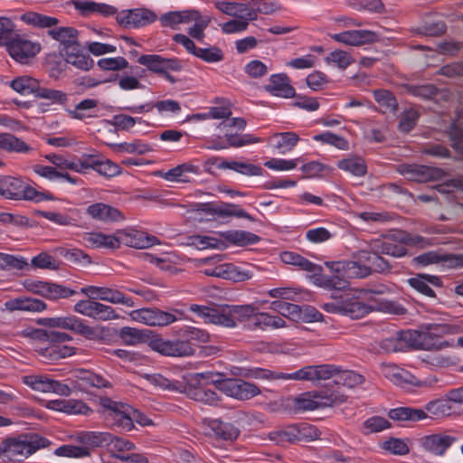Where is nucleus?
<instances>
[{"mask_svg":"<svg viewBox=\"0 0 463 463\" xmlns=\"http://www.w3.org/2000/svg\"><path fill=\"white\" fill-rule=\"evenodd\" d=\"M189 310L196 314L206 324L228 328L242 325L249 330L265 331L286 326L284 319L267 312H260L254 304L232 305L219 309L192 304Z\"/></svg>","mask_w":463,"mask_h":463,"instance_id":"f257e3e1","label":"nucleus"},{"mask_svg":"<svg viewBox=\"0 0 463 463\" xmlns=\"http://www.w3.org/2000/svg\"><path fill=\"white\" fill-rule=\"evenodd\" d=\"M383 294V290L360 289L346 291L340 296L333 295V300L322 304L323 310L331 314L348 317L352 319H360L368 314L380 311L392 315H403L406 309L398 302L383 299L375 301L371 298V294Z\"/></svg>","mask_w":463,"mask_h":463,"instance_id":"f03ea898","label":"nucleus"},{"mask_svg":"<svg viewBox=\"0 0 463 463\" xmlns=\"http://www.w3.org/2000/svg\"><path fill=\"white\" fill-rule=\"evenodd\" d=\"M461 332L463 321L454 324H425L418 330L402 331L395 338L383 340L382 346L387 352H396L402 349L396 343L401 340L415 349L441 350L452 345L450 342L442 339L444 335Z\"/></svg>","mask_w":463,"mask_h":463,"instance_id":"7ed1b4c3","label":"nucleus"},{"mask_svg":"<svg viewBox=\"0 0 463 463\" xmlns=\"http://www.w3.org/2000/svg\"><path fill=\"white\" fill-rule=\"evenodd\" d=\"M326 267L336 275L326 277L321 276L316 279V284L327 289L342 290L348 286L347 279H363L369 276L372 272V267L367 264H362L355 259L351 260L326 261Z\"/></svg>","mask_w":463,"mask_h":463,"instance_id":"20e7f679","label":"nucleus"},{"mask_svg":"<svg viewBox=\"0 0 463 463\" xmlns=\"http://www.w3.org/2000/svg\"><path fill=\"white\" fill-rule=\"evenodd\" d=\"M50 444L46 438L36 433L5 439L0 442V458L4 462H21Z\"/></svg>","mask_w":463,"mask_h":463,"instance_id":"39448f33","label":"nucleus"},{"mask_svg":"<svg viewBox=\"0 0 463 463\" xmlns=\"http://www.w3.org/2000/svg\"><path fill=\"white\" fill-rule=\"evenodd\" d=\"M0 196L10 200L34 203L54 199L50 193L36 190L28 180L10 175L0 176Z\"/></svg>","mask_w":463,"mask_h":463,"instance_id":"423d86ee","label":"nucleus"},{"mask_svg":"<svg viewBox=\"0 0 463 463\" xmlns=\"http://www.w3.org/2000/svg\"><path fill=\"white\" fill-rule=\"evenodd\" d=\"M451 402L445 396L444 399L436 400L426 404L425 410L410 407H399L389 411L390 419L398 421H419L428 418V413L432 417L439 418L452 413Z\"/></svg>","mask_w":463,"mask_h":463,"instance_id":"0eeeda50","label":"nucleus"},{"mask_svg":"<svg viewBox=\"0 0 463 463\" xmlns=\"http://www.w3.org/2000/svg\"><path fill=\"white\" fill-rule=\"evenodd\" d=\"M39 324L48 327H58L78 333L87 339L94 340L99 338L104 332L105 327H92L85 324L83 320L76 316L45 317L39 320Z\"/></svg>","mask_w":463,"mask_h":463,"instance_id":"6e6552de","label":"nucleus"},{"mask_svg":"<svg viewBox=\"0 0 463 463\" xmlns=\"http://www.w3.org/2000/svg\"><path fill=\"white\" fill-rule=\"evenodd\" d=\"M184 312L178 309L166 312L157 308H139L129 312L132 321L149 326H166L183 319Z\"/></svg>","mask_w":463,"mask_h":463,"instance_id":"1a4fd4ad","label":"nucleus"},{"mask_svg":"<svg viewBox=\"0 0 463 463\" xmlns=\"http://www.w3.org/2000/svg\"><path fill=\"white\" fill-rule=\"evenodd\" d=\"M425 240L418 235L402 234L400 241L392 238L376 239L370 241V247L373 250L380 254L391 255L393 257H402L406 254L404 244L411 246H423Z\"/></svg>","mask_w":463,"mask_h":463,"instance_id":"9d476101","label":"nucleus"},{"mask_svg":"<svg viewBox=\"0 0 463 463\" xmlns=\"http://www.w3.org/2000/svg\"><path fill=\"white\" fill-rule=\"evenodd\" d=\"M101 406L106 410L107 420L114 426L124 431L133 430V408L130 405L105 398L101 400Z\"/></svg>","mask_w":463,"mask_h":463,"instance_id":"9b49d317","label":"nucleus"},{"mask_svg":"<svg viewBox=\"0 0 463 463\" xmlns=\"http://www.w3.org/2000/svg\"><path fill=\"white\" fill-rule=\"evenodd\" d=\"M80 292L90 299L101 300L111 304H120L128 307L135 306L133 299L115 288L106 286H85Z\"/></svg>","mask_w":463,"mask_h":463,"instance_id":"f8f14e48","label":"nucleus"},{"mask_svg":"<svg viewBox=\"0 0 463 463\" xmlns=\"http://www.w3.org/2000/svg\"><path fill=\"white\" fill-rule=\"evenodd\" d=\"M152 350L174 357H186L194 354L195 348L188 340H166L161 337L152 339L149 343Z\"/></svg>","mask_w":463,"mask_h":463,"instance_id":"ddd939ff","label":"nucleus"},{"mask_svg":"<svg viewBox=\"0 0 463 463\" xmlns=\"http://www.w3.org/2000/svg\"><path fill=\"white\" fill-rule=\"evenodd\" d=\"M335 372L336 366L333 364L307 365L294 373H287L284 377L286 380L307 381L317 384L321 381L331 379Z\"/></svg>","mask_w":463,"mask_h":463,"instance_id":"4468645a","label":"nucleus"},{"mask_svg":"<svg viewBox=\"0 0 463 463\" xmlns=\"http://www.w3.org/2000/svg\"><path fill=\"white\" fill-rule=\"evenodd\" d=\"M344 399L326 392H309L296 398V406L302 411H314L341 403Z\"/></svg>","mask_w":463,"mask_h":463,"instance_id":"2eb2a0df","label":"nucleus"},{"mask_svg":"<svg viewBox=\"0 0 463 463\" xmlns=\"http://www.w3.org/2000/svg\"><path fill=\"white\" fill-rule=\"evenodd\" d=\"M23 383L31 389L41 392H53L61 396H69L71 393V390L67 384L44 375H26L23 377Z\"/></svg>","mask_w":463,"mask_h":463,"instance_id":"dca6fc26","label":"nucleus"},{"mask_svg":"<svg viewBox=\"0 0 463 463\" xmlns=\"http://www.w3.org/2000/svg\"><path fill=\"white\" fill-rule=\"evenodd\" d=\"M117 22L128 28H139L154 23L157 16L147 8L123 10L116 16Z\"/></svg>","mask_w":463,"mask_h":463,"instance_id":"f3484780","label":"nucleus"},{"mask_svg":"<svg viewBox=\"0 0 463 463\" xmlns=\"http://www.w3.org/2000/svg\"><path fill=\"white\" fill-rule=\"evenodd\" d=\"M220 390L227 396L237 400H249L260 393L253 383L236 379H226L220 383Z\"/></svg>","mask_w":463,"mask_h":463,"instance_id":"a211bd4d","label":"nucleus"},{"mask_svg":"<svg viewBox=\"0 0 463 463\" xmlns=\"http://www.w3.org/2000/svg\"><path fill=\"white\" fill-rule=\"evenodd\" d=\"M137 62L146 66L148 71L158 74L165 73V71H179L182 69L178 59L165 58L158 54H143L138 57Z\"/></svg>","mask_w":463,"mask_h":463,"instance_id":"6ab92c4d","label":"nucleus"},{"mask_svg":"<svg viewBox=\"0 0 463 463\" xmlns=\"http://www.w3.org/2000/svg\"><path fill=\"white\" fill-rule=\"evenodd\" d=\"M329 36L339 43L350 46L373 43L379 40L378 34L370 30H348L338 33H332Z\"/></svg>","mask_w":463,"mask_h":463,"instance_id":"aec40b11","label":"nucleus"},{"mask_svg":"<svg viewBox=\"0 0 463 463\" xmlns=\"http://www.w3.org/2000/svg\"><path fill=\"white\" fill-rule=\"evenodd\" d=\"M118 246L122 243L131 248L145 249L158 243L156 237L137 230L118 231Z\"/></svg>","mask_w":463,"mask_h":463,"instance_id":"412c9836","label":"nucleus"},{"mask_svg":"<svg viewBox=\"0 0 463 463\" xmlns=\"http://www.w3.org/2000/svg\"><path fill=\"white\" fill-rule=\"evenodd\" d=\"M41 51V45L21 37L12 39L8 43V52L15 61L24 63Z\"/></svg>","mask_w":463,"mask_h":463,"instance_id":"4be33fe9","label":"nucleus"},{"mask_svg":"<svg viewBox=\"0 0 463 463\" xmlns=\"http://www.w3.org/2000/svg\"><path fill=\"white\" fill-rule=\"evenodd\" d=\"M86 214L94 221L105 223L121 222L125 219L118 208L104 203L90 204L86 209Z\"/></svg>","mask_w":463,"mask_h":463,"instance_id":"5701e85b","label":"nucleus"},{"mask_svg":"<svg viewBox=\"0 0 463 463\" xmlns=\"http://www.w3.org/2000/svg\"><path fill=\"white\" fill-rule=\"evenodd\" d=\"M456 440L455 436L446 433H434L424 436L420 443L426 451L436 456H443Z\"/></svg>","mask_w":463,"mask_h":463,"instance_id":"b1692460","label":"nucleus"},{"mask_svg":"<svg viewBox=\"0 0 463 463\" xmlns=\"http://www.w3.org/2000/svg\"><path fill=\"white\" fill-rule=\"evenodd\" d=\"M264 88L271 95L284 99L292 98L296 93L289 78L285 73L272 74Z\"/></svg>","mask_w":463,"mask_h":463,"instance_id":"393cba45","label":"nucleus"},{"mask_svg":"<svg viewBox=\"0 0 463 463\" xmlns=\"http://www.w3.org/2000/svg\"><path fill=\"white\" fill-rule=\"evenodd\" d=\"M81 243L91 249H118V240L117 234H106L101 232H84L81 235Z\"/></svg>","mask_w":463,"mask_h":463,"instance_id":"a878e982","label":"nucleus"},{"mask_svg":"<svg viewBox=\"0 0 463 463\" xmlns=\"http://www.w3.org/2000/svg\"><path fill=\"white\" fill-rule=\"evenodd\" d=\"M219 237L227 245H233L237 247H246L254 245L260 241V237L257 234L241 230H231L226 232H218Z\"/></svg>","mask_w":463,"mask_h":463,"instance_id":"bb28decb","label":"nucleus"},{"mask_svg":"<svg viewBox=\"0 0 463 463\" xmlns=\"http://www.w3.org/2000/svg\"><path fill=\"white\" fill-rule=\"evenodd\" d=\"M47 308L44 301L28 297H19L5 302V309L9 312H42Z\"/></svg>","mask_w":463,"mask_h":463,"instance_id":"cd10ccee","label":"nucleus"},{"mask_svg":"<svg viewBox=\"0 0 463 463\" xmlns=\"http://www.w3.org/2000/svg\"><path fill=\"white\" fill-rule=\"evenodd\" d=\"M48 35L60 43V45L61 46L60 49L61 53L79 44V32L73 27L53 26L52 29L48 30Z\"/></svg>","mask_w":463,"mask_h":463,"instance_id":"c85d7f7f","label":"nucleus"},{"mask_svg":"<svg viewBox=\"0 0 463 463\" xmlns=\"http://www.w3.org/2000/svg\"><path fill=\"white\" fill-rule=\"evenodd\" d=\"M194 15H195V10L194 9L170 11L163 14L159 17V22L163 27L177 30L180 24H191L192 20H194Z\"/></svg>","mask_w":463,"mask_h":463,"instance_id":"c756f323","label":"nucleus"},{"mask_svg":"<svg viewBox=\"0 0 463 463\" xmlns=\"http://www.w3.org/2000/svg\"><path fill=\"white\" fill-rule=\"evenodd\" d=\"M73 377L80 389L88 387L106 388L109 386V381L102 375L86 369H76L73 372Z\"/></svg>","mask_w":463,"mask_h":463,"instance_id":"7c9ffc66","label":"nucleus"},{"mask_svg":"<svg viewBox=\"0 0 463 463\" xmlns=\"http://www.w3.org/2000/svg\"><path fill=\"white\" fill-rule=\"evenodd\" d=\"M61 55L67 63L81 71H90L94 65V61L80 50V43L66 50Z\"/></svg>","mask_w":463,"mask_h":463,"instance_id":"2f4dec72","label":"nucleus"},{"mask_svg":"<svg viewBox=\"0 0 463 463\" xmlns=\"http://www.w3.org/2000/svg\"><path fill=\"white\" fill-rule=\"evenodd\" d=\"M268 141L279 154L284 155L294 149L299 141V137L295 132H279L269 137Z\"/></svg>","mask_w":463,"mask_h":463,"instance_id":"473e14b6","label":"nucleus"},{"mask_svg":"<svg viewBox=\"0 0 463 463\" xmlns=\"http://www.w3.org/2000/svg\"><path fill=\"white\" fill-rule=\"evenodd\" d=\"M353 259H355L362 264H367L372 267V271L381 272L388 268L385 260L380 257L379 253L373 250L368 245V250H360L353 254Z\"/></svg>","mask_w":463,"mask_h":463,"instance_id":"72a5a7b5","label":"nucleus"},{"mask_svg":"<svg viewBox=\"0 0 463 463\" xmlns=\"http://www.w3.org/2000/svg\"><path fill=\"white\" fill-rule=\"evenodd\" d=\"M218 167L220 169L232 170L247 176H260L263 175L261 166L244 161L223 160L218 165Z\"/></svg>","mask_w":463,"mask_h":463,"instance_id":"f704fd0d","label":"nucleus"},{"mask_svg":"<svg viewBox=\"0 0 463 463\" xmlns=\"http://www.w3.org/2000/svg\"><path fill=\"white\" fill-rule=\"evenodd\" d=\"M188 174L199 175L200 166L193 162H185L167 170L161 176L168 182H184Z\"/></svg>","mask_w":463,"mask_h":463,"instance_id":"c9c22d12","label":"nucleus"},{"mask_svg":"<svg viewBox=\"0 0 463 463\" xmlns=\"http://www.w3.org/2000/svg\"><path fill=\"white\" fill-rule=\"evenodd\" d=\"M325 63L326 66L339 71L346 70L351 64L354 62V58L348 51L342 49H335L330 52L325 57Z\"/></svg>","mask_w":463,"mask_h":463,"instance_id":"e433bc0d","label":"nucleus"},{"mask_svg":"<svg viewBox=\"0 0 463 463\" xmlns=\"http://www.w3.org/2000/svg\"><path fill=\"white\" fill-rule=\"evenodd\" d=\"M408 283L418 292L428 297H434V291L430 288L432 286H439L440 280L436 276L417 275L408 279Z\"/></svg>","mask_w":463,"mask_h":463,"instance_id":"4c0bfd02","label":"nucleus"},{"mask_svg":"<svg viewBox=\"0 0 463 463\" xmlns=\"http://www.w3.org/2000/svg\"><path fill=\"white\" fill-rule=\"evenodd\" d=\"M21 20L28 25L36 28H48L49 30L59 24V20L56 17L36 12H27L22 14Z\"/></svg>","mask_w":463,"mask_h":463,"instance_id":"58836bf2","label":"nucleus"},{"mask_svg":"<svg viewBox=\"0 0 463 463\" xmlns=\"http://www.w3.org/2000/svg\"><path fill=\"white\" fill-rule=\"evenodd\" d=\"M280 260L285 264L298 267L300 269L308 272L317 273L321 270L320 267L296 252L284 251L280 254Z\"/></svg>","mask_w":463,"mask_h":463,"instance_id":"ea45409f","label":"nucleus"},{"mask_svg":"<svg viewBox=\"0 0 463 463\" xmlns=\"http://www.w3.org/2000/svg\"><path fill=\"white\" fill-rule=\"evenodd\" d=\"M207 425L214 435L222 439H235L240 433L234 425L220 420H208Z\"/></svg>","mask_w":463,"mask_h":463,"instance_id":"a19ab883","label":"nucleus"},{"mask_svg":"<svg viewBox=\"0 0 463 463\" xmlns=\"http://www.w3.org/2000/svg\"><path fill=\"white\" fill-rule=\"evenodd\" d=\"M189 244L195 247L197 250L206 249H225L227 245L221 237L217 238L209 235H192L189 237Z\"/></svg>","mask_w":463,"mask_h":463,"instance_id":"79ce46f5","label":"nucleus"},{"mask_svg":"<svg viewBox=\"0 0 463 463\" xmlns=\"http://www.w3.org/2000/svg\"><path fill=\"white\" fill-rule=\"evenodd\" d=\"M0 148L15 153H28L32 150L24 141L10 133L0 134Z\"/></svg>","mask_w":463,"mask_h":463,"instance_id":"37998d69","label":"nucleus"},{"mask_svg":"<svg viewBox=\"0 0 463 463\" xmlns=\"http://www.w3.org/2000/svg\"><path fill=\"white\" fill-rule=\"evenodd\" d=\"M30 268L27 260L22 256L0 252L1 270H25Z\"/></svg>","mask_w":463,"mask_h":463,"instance_id":"c03bdc74","label":"nucleus"},{"mask_svg":"<svg viewBox=\"0 0 463 463\" xmlns=\"http://www.w3.org/2000/svg\"><path fill=\"white\" fill-rule=\"evenodd\" d=\"M98 106V101L93 99H86L75 106L73 109H67L68 115L79 120H83L94 116V109Z\"/></svg>","mask_w":463,"mask_h":463,"instance_id":"a18cd8bd","label":"nucleus"},{"mask_svg":"<svg viewBox=\"0 0 463 463\" xmlns=\"http://www.w3.org/2000/svg\"><path fill=\"white\" fill-rule=\"evenodd\" d=\"M144 378L152 385L162 390L184 392V385L183 383L175 380H169L159 373L145 374Z\"/></svg>","mask_w":463,"mask_h":463,"instance_id":"49530a36","label":"nucleus"},{"mask_svg":"<svg viewBox=\"0 0 463 463\" xmlns=\"http://www.w3.org/2000/svg\"><path fill=\"white\" fill-rule=\"evenodd\" d=\"M74 294L75 291L70 288L54 282L46 281L42 297L54 301L60 298H68Z\"/></svg>","mask_w":463,"mask_h":463,"instance_id":"de8ad7c7","label":"nucleus"},{"mask_svg":"<svg viewBox=\"0 0 463 463\" xmlns=\"http://www.w3.org/2000/svg\"><path fill=\"white\" fill-rule=\"evenodd\" d=\"M250 21H254V15L253 14L247 13L243 16L236 17L222 24L221 28L223 33H238L244 32L248 28Z\"/></svg>","mask_w":463,"mask_h":463,"instance_id":"09e8293b","label":"nucleus"},{"mask_svg":"<svg viewBox=\"0 0 463 463\" xmlns=\"http://www.w3.org/2000/svg\"><path fill=\"white\" fill-rule=\"evenodd\" d=\"M337 166L354 176H364L366 174V165L364 159L356 156L348 157L340 160Z\"/></svg>","mask_w":463,"mask_h":463,"instance_id":"8fccbe9b","label":"nucleus"},{"mask_svg":"<svg viewBox=\"0 0 463 463\" xmlns=\"http://www.w3.org/2000/svg\"><path fill=\"white\" fill-rule=\"evenodd\" d=\"M135 444L132 441L125 439L123 438L113 436L111 434L108 446V450L110 452L113 458L120 460V457L126 456L123 455L124 452L131 451L135 449Z\"/></svg>","mask_w":463,"mask_h":463,"instance_id":"3c124183","label":"nucleus"},{"mask_svg":"<svg viewBox=\"0 0 463 463\" xmlns=\"http://www.w3.org/2000/svg\"><path fill=\"white\" fill-rule=\"evenodd\" d=\"M313 140L320 142L321 144L330 145L339 150H348L349 142L346 138L342 136L336 135L330 131H325L323 133L313 136Z\"/></svg>","mask_w":463,"mask_h":463,"instance_id":"603ef678","label":"nucleus"},{"mask_svg":"<svg viewBox=\"0 0 463 463\" xmlns=\"http://www.w3.org/2000/svg\"><path fill=\"white\" fill-rule=\"evenodd\" d=\"M332 378H334V382L336 384L346 386L348 388H354L355 386H358L364 381V377L361 374L354 371H341L337 367L335 374Z\"/></svg>","mask_w":463,"mask_h":463,"instance_id":"864d4df0","label":"nucleus"},{"mask_svg":"<svg viewBox=\"0 0 463 463\" xmlns=\"http://www.w3.org/2000/svg\"><path fill=\"white\" fill-rule=\"evenodd\" d=\"M215 5L219 11L234 18L243 16L245 14L249 13V2L238 3L222 1L217 2Z\"/></svg>","mask_w":463,"mask_h":463,"instance_id":"5fc2aeb1","label":"nucleus"},{"mask_svg":"<svg viewBox=\"0 0 463 463\" xmlns=\"http://www.w3.org/2000/svg\"><path fill=\"white\" fill-rule=\"evenodd\" d=\"M11 88L22 95H28L36 92L38 88V81L29 76H22L12 80Z\"/></svg>","mask_w":463,"mask_h":463,"instance_id":"6e6d98bb","label":"nucleus"},{"mask_svg":"<svg viewBox=\"0 0 463 463\" xmlns=\"http://www.w3.org/2000/svg\"><path fill=\"white\" fill-rule=\"evenodd\" d=\"M194 17V20H192L194 24L188 29V34L191 38L202 42L205 36L204 30L210 23V18L207 16H202L196 10Z\"/></svg>","mask_w":463,"mask_h":463,"instance_id":"4d7b16f0","label":"nucleus"},{"mask_svg":"<svg viewBox=\"0 0 463 463\" xmlns=\"http://www.w3.org/2000/svg\"><path fill=\"white\" fill-rule=\"evenodd\" d=\"M269 438L271 440L280 445H283L287 442H296L298 441L297 425H289L278 430L272 431L269 434Z\"/></svg>","mask_w":463,"mask_h":463,"instance_id":"13d9d810","label":"nucleus"},{"mask_svg":"<svg viewBox=\"0 0 463 463\" xmlns=\"http://www.w3.org/2000/svg\"><path fill=\"white\" fill-rule=\"evenodd\" d=\"M193 211H200L206 213L217 214L220 217H227L232 215L233 204L213 205L211 203H194Z\"/></svg>","mask_w":463,"mask_h":463,"instance_id":"bf43d9fd","label":"nucleus"},{"mask_svg":"<svg viewBox=\"0 0 463 463\" xmlns=\"http://www.w3.org/2000/svg\"><path fill=\"white\" fill-rule=\"evenodd\" d=\"M279 8V4L273 1L251 0L249 2V13L253 14L254 20L257 19L259 13L269 14L276 12Z\"/></svg>","mask_w":463,"mask_h":463,"instance_id":"052dcab7","label":"nucleus"},{"mask_svg":"<svg viewBox=\"0 0 463 463\" xmlns=\"http://www.w3.org/2000/svg\"><path fill=\"white\" fill-rule=\"evenodd\" d=\"M94 170L100 175L110 178L121 173L120 166L109 159H99L95 157Z\"/></svg>","mask_w":463,"mask_h":463,"instance_id":"680f3d73","label":"nucleus"},{"mask_svg":"<svg viewBox=\"0 0 463 463\" xmlns=\"http://www.w3.org/2000/svg\"><path fill=\"white\" fill-rule=\"evenodd\" d=\"M37 352L43 357L48 358L50 360H55L60 358H64L67 356H71L74 354V350L72 347L69 346H59L55 345H51L45 348L37 349Z\"/></svg>","mask_w":463,"mask_h":463,"instance_id":"e2e57ef3","label":"nucleus"},{"mask_svg":"<svg viewBox=\"0 0 463 463\" xmlns=\"http://www.w3.org/2000/svg\"><path fill=\"white\" fill-rule=\"evenodd\" d=\"M90 318L100 321H109L118 319L119 315L112 307L95 300Z\"/></svg>","mask_w":463,"mask_h":463,"instance_id":"0e129e2a","label":"nucleus"},{"mask_svg":"<svg viewBox=\"0 0 463 463\" xmlns=\"http://www.w3.org/2000/svg\"><path fill=\"white\" fill-rule=\"evenodd\" d=\"M110 437L111 434L109 432L88 431L81 434L80 439L91 447L108 448Z\"/></svg>","mask_w":463,"mask_h":463,"instance_id":"69168bd1","label":"nucleus"},{"mask_svg":"<svg viewBox=\"0 0 463 463\" xmlns=\"http://www.w3.org/2000/svg\"><path fill=\"white\" fill-rule=\"evenodd\" d=\"M383 375L396 385H401L407 381L408 373L391 364L382 365Z\"/></svg>","mask_w":463,"mask_h":463,"instance_id":"338daca9","label":"nucleus"},{"mask_svg":"<svg viewBox=\"0 0 463 463\" xmlns=\"http://www.w3.org/2000/svg\"><path fill=\"white\" fill-rule=\"evenodd\" d=\"M195 57L208 63H217L223 60L224 55L219 47L209 45L204 48H199Z\"/></svg>","mask_w":463,"mask_h":463,"instance_id":"774afa93","label":"nucleus"}]
</instances>
